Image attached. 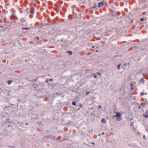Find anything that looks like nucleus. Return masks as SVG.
Returning <instances> with one entry per match:
<instances>
[{"label": "nucleus", "mask_w": 148, "mask_h": 148, "mask_svg": "<svg viewBox=\"0 0 148 148\" xmlns=\"http://www.w3.org/2000/svg\"><path fill=\"white\" fill-rule=\"evenodd\" d=\"M122 114L121 113V112H116V114L114 116H113V118L116 117V119L118 121H120L122 119L121 117Z\"/></svg>", "instance_id": "1"}, {"label": "nucleus", "mask_w": 148, "mask_h": 148, "mask_svg": "<svg viewBox=\"0 0 148 148\" xmlns=\"http://www.w3.org/2000/svg\"><path fill=\"white\" fill-rule=\"evenodd\" d=\"M147 104V103L146 102H145L143 103H142L140 106L138 107V109H140L142 107H144L145 105H146Z\"/></svg>", "instance_id": "2"}, {"label": "nucleus", "mask_w": 148, "mask_h": 148, "mask_svg": "<svg viewBox=\"0 0 148 148\" xmlns=\"http://www.w3.org/2000/svg\"><path fill=\"white\" fill-rule=\"evenodd\" d=\"M103 5V2L98 3V6L99 8L101 6Z\"/></svg>", "instance_id": "3"}, {"label": "nucleus", "mask_w": 148, "mask_h": 148, "mask_svg": "<svg viewBox=\"0 0 148 148\" xmlns=\"http://www.w3.org/2000/svg\"><path fill=\"white\" fill-rule=\"evenodd\" d=\"M140 84H141L142 83L143 84L144 83V79L143 78H142L139 81Z\"/></svg>", "instance_id": "4"}, {"label": "nucleus", "mask_w": 148, "mask_h": 148, "mask_svg": "<svg viewBox=\"0 0 148 148\" xmlns=\"http://www.w3.org/2000/svg\"><path fill=\"white\" fill-rule=\"evenodd\" d=\"M101 122L103 123H106V121L104 118L102 119L101 121Z\"/></svg>", "instance_id": "5"}, {"label": "nucleus", "mask_w": 148, "mask_h": 148, "mask_svg": "<svg viewBox=\"0 0 148 148\" xmlns=\"http://www.w3.org/2000/svg\"><path fill=\"white\" fill-rule=\"evenodd\" d=\"M51 137V136H49V135H47V136H46V138L47 139H48L49 138H50Z\"/></svg>", "instance_id": "6"}, {"label": "nucleus", "mask_w": 148, "mask_h": 148, "mask_svg": "<svg viewBox=\"0 0 148 148\" xmlns=\"http://www.w3.org/2000/svg\"><path fill=\"white\" fill-rule=\"evenodd\" d=\"M143 116L145 118H148V114H145L143 115Z\"/></svg>", "instance_id": "7"}, {"label": "nucleus", "mask_w": 148, "mask_h": 148, "mask_svg": "<svg viewBox=\"0 0 148 148\" xmlns=\"http://www.w3.org/2000/svg\"><path fill=\"white\" fill-rule=\"evenodd\" d=\"M29 29V28H22V30H24V29L27 30V29Z\"/></svg>", "instance_id": "8"}, {"label": "nucleus", "mask_w": 148, "mask_h": 148, "mask_svg": "<svg viewBox=\"0 0 148 148\" xmlns=\"http://www.w3.org/2000/svg\"><path fill=\"white\" fill-rule=\"evenodd\" d=\"M12 82V81H10V80H9L8 81V84H10L11 82Z\"/></svg>", "instance_id": "9"}, {"label": "nucleus", "mask_w": 148, "mask_h": 148, "mask_svg": "<svg viewBox=\"0 0 148 148\" xmlns=\"http://www.w3.org/2000/svg\"><path fill=\"white\" fill-rule=\"evenodd\" d=\"M72 104L73 106H75L76 105V103L75 101H73L72 102Z\"/></svg>", "instance_id": "10"}, {"label": "nucleus", "mask_w": 148, "mask_h": 148, "mask_svg": "<svg viewBox=\"0 0 148 148\" xmlns=\"http://www.w3.org/2000/svg\"><path fill=\"white\" fill-rule=\"evenodd\" d=\"M120 64H119L118 65H117V69H120Z\"/></svg>", "instance_id": "11"}, {"label": "nucleus", "mask_w": 148, "mask_h": 148, "mask_svg": "<svg viewBox=\"0 0 148 148\" xmlns=\"http://www.w3.org/2000/svg\"><path fill=\"white\" fill-rule=\"evenodd\" d=\"M92 75H94V77L95 78H96L97 77V75H96L95 74H94V73H92Z\"/></svg>", "instance_id": "12"}, {"label": "nucleus", "mask_w": 148, "mask_h": 148, "mask_svg": "<svg viewBox=\"0 0 148 148\" xmlns=\"http://www.w3.org/2000/svg\"><path fill=\"white\" fill-rule=\"evenodd\" d=\"M30 13L32 14H33L34 13V11L33 10H31L30 12Z\"/></svg>", "instance_id": "13"}, {"label": "nucleus", "mask_w": 148, "mask_h": 148, "mask_svg": "<svg viewBox=\"0 0 148 148\" xmlns=\"http://www.w3.org/2000/svg\"><path fill=\"white\" fill-rule=\"evenodd\" d=\"M144 19L143 18H141L140 20L141 21H144Z\"/></svg>", "instance_id": "14"}, {"label": "nucleus", "mask_w": 148, "mask_h": 148, "mask_svg": "<svg viewBox=\"0 0 148 148\" xmlns=\"http://www.w3.org/2000/svg\"><path fill=\"white\" fill-rule=\"evenodd\" d=\"M97 75H101L100 73L99 72H97Z\"/></svg>", "instance_id": "15"}, {"label": "nucleus", "mask_w": 148, "mask_h": 148, "mask_svg": "<svg viewBox=\"0 0 148 148\" xmlns=\"http://www.w3.org/2000/svg\"><path fill=\"white\" fill-rule=\"evenodd\" d=\"M133 122H132V123H131V125L132 126V127H133Z\"/></svg>", "instance_id": "16"}, {"label": "nucleus", "mask_w": 148, "mask_h": 148, "mask_svg": "<svg viewBox=\"0 0 148 148\" xmlns=\"http://www.w3.org/2000/svg\"><path fill=\"white\" fill-rule=\"evenodd\" d=\"M90 93V92H86V95H88Z\"/></svg>", "instance_id": "17"}, {"label": "nucleus", "mask_w": 148, "mask_h": 148, "mask_svg": "<svg viewBox=\"0 0 148 148\" xmlns=\"http://www.w3.org/2000/svg\"><path fill=\"white\" fill-rule=\"evenodd\" d=\"M143 138H144V139H145L146 138H145V135H144L143 136Z\"/></svg>", "instance_id": "18"}, {"label": "nucleus", "mask_w": 148, "mask_h": 148, "mask_svg": "<svg viewBox=\"0 0 148 148\" xmlns=\"http://www.w3.org/2000/svg\"><path fill=\"white\" fill-rule=\"evenodd\" d=\"M49 80V81H51L53 80V79H50Z\"/></svg>", "instance_id": "19"}, {"label": "nucleus", "mask_w": 148, "mask_h": 148, "mask_svg": "<svg viewBox=\"0 0 148 148\" xmlns=\"http://www.w3.org/2000/svg\"><path fill=\"white\" fill-rule=\"evenodd\" d=\"M69 52L70 53V55H71L72 53L71 51H69Z\"/></svg>", "instance_id": "20"}, {"label": "nucleus", "mask_w": 148, "mask_h": 148, "mask_svg": "<svg viewBox=\"0 0 148 148\" xmlns=\"http://www.w3.org/2000/svg\"><path fill=\"white\" fill-rule=\"evenodd\" d=\"M144 93H141L140 94L141 95H143Z\"/></svg>", "instance_id": "21"}, {"label": "nucleus", "mask_w": 148, "mask_h": 148, "mask_svg": "<svg viewBox=\"0 0 148 148\" xmlns=\"http://www.w3.org/2000/svg\"><path fill=\"white\" fill-rule=\"evenodd\" d=\"M58 7H61V5H58Z\"/></svg>", "instance_id": "22"}, {"label": "nucleus", "mask_w": 148, "mask_h": 148, "mask_svg": "<svg viewBox=\"0 0 148 148\" xmlns=\"http://www.w3.org/2000/svg\"><path fill=\"white\" fill-rule=\"evenodd\" d=\"M99 108H101V106H99Z\"/></svg>", "instance_id": "23"}, {"label": "nucleus", "mask_w": 148, "mask_h": 148, "mask_svg": "<svg viewBox=\"0 0 148 148\" xmlns=\"http://www.w3.org/2000/svg\"><path fill=\"white\" fill-rule=\"evenodd\" d=\"M25 125H28V124L27 123H26L25 124Z\"/></svg>", "instance_id": "24"}, {"label": "nucleus", "mask_w": 148, "mask_h": 148, "mask_svg": "<svg viewBox=\"0 0 148 148\" xmlns=\"http://www.w3.org/2000/svg\"><path fill=\"white\" fill-rule=\"evenodd\" d=\"M92 48H94L95 47L94 46H92Z\"/></svg>", "instance_id": "25"}, {"label": "nucleus", "mask_w": 148, "mask_h": 148, "mask_svg": "<svg viewBox=\"0 0 148 148\" xmlns=\"http://www.w3.org/2000/svg\"><path fill=\"white\" fill-rule=\"evenodd\" d=\"M45 82H46L47 83V82H48V81H47V80H46V81H45Z\"/></svg>", "instance_id": "26"}, {"label": "nucleus", "mask_w": 148, "mask_h": 148, "mask_svg": "<svg viewBox=\"0 0 148 148\" xmlns=\"http://www.w3.org/2000/svg\"><path fill=\"white\" fill-rule=\"evenodd\" d=\"M104 134V132H103L102 133V135H103V134Z\"/></svg>", "instance_id": "27"}, {"label": "nucleus", "mask_w": 148, "mask_h": 148, "mask_svg": "<svg viewBox=\"0 0 148 148\" xmlns=\"http://www.w3.org/2000/svg\"><path fill=\"white\" fill-rule=\"evenodd\" d=\"M131 86H133V84H131Z\"/></svg>", "instance_id": "28"}, {"label": "nucleus", "mask_w": 148, "mask_h": 148, "mask_svg": "<svg viewBox=\"0 0 148 148\" xmlns=\"http://www.w3.org/2000/svg\"><path fill=\"white\" fill-rule=\"evenodd\" d=\"M95 7H96V6H93V8H95Z\"/></svg>", "instance_id": "29"}, {"label": "nucleus", "mask_w": 148, "mask_h": 148, "mask_svg": "<svg viewBox=\"0 0 148 148\" xmlns=\"http://www.w3.org/2000/svg\"><path fill=\"white\" fill-rule=\"evenodd\" d=\"M131 90H132V87L131 88Z\"/></svg>", "instance_id": "30"}, {"label": "nucleus", "mask_w": 148, "mask_h": 148, "mask_svg": "<svg viewBox=\"0 0 148 148\" xmlns=\"http://www.w3.org/2000/svg\"><path fill=\"white\" fill-rule=\"evenodd\" d=\"M1 27H2V28H3V27H2V26H1Z\"/></svg>", "instance_id": "31"}, {"label": "nucleus", "mask_w": 148, "mask_h": 148, "mask_svg": "<svg viewBox=\"0 0 148 148\" xmlns=\"http://www.w3.org/2000/svg\"><path fill=\"white\" fill-rule=\"evenodd\" d=\"M96 52H98V51H97V50H96Z\"/></svg>", "instance_id": "32"}, {"label": "nucleus", "mask_w": 148, "mask_h": 148, "mask_svg": "<svg viewBox=\"0 0 148 148\" xmlns=\"http://www.w3.org/2000/svg\"><path fill=\"white\" fill-rule=\"evenodd\" d=\"M53 139H55V137L54 138H53Z\"/></svg>", "instance_id": "33"}, {"label": "nucleus", "mask_w": 148, "mask_h": 148, "mask_svg": "<svg viewBox=\"0 0 148 148\" xmlns=\"http://www.w3.org/2000/svg\"><path fill=\"white\" fill-rule=\"evenodd\" d=\"M114 112H115V113H116V112H115V111H114Z\"/></svg>", "instance_id": "34"}, {"label": "nucleus", "mask_w": 148, "mask_h": 148, "mask_svg": "<svg viewBox=\"0 0 148 148\" xmlns=\"http://www.w3.org/2000/svg\"><path fill=\"white\" fill-rule=\"evenodd\" d=\"M131 23H132V21L131 22Z\"/></svg>", "instance_id": "35"}]
</instances>
